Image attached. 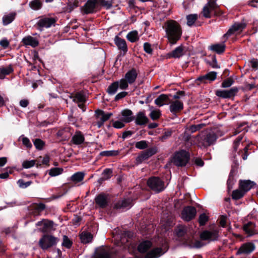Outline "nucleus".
Segmentation results:
<instances>
[{
	"label": "nucleus",
	"mask_w": 258,
	"mask_h": 258,
	"mask_svg": "<svg viewBox=\"0 0 258 258\" xmlns=\"http://www.w3.org/2000/svg\"><path fill=\"white\" fill-rule=\"evenodd\" d=\"M165 30L169 42L172 45L176 44L182 34L180 25L174 21H169L166 22Z\"/></svg>",
	"instance_id": "f257e3e1"
},
{
	"label": "nucleus",
	"mask_w": 258,
	"mask_h": 258,
	"mask_svg": "<svg viewBox=\"0 0 258 258\" xmlns=\"http://www.w3.org/2000/svg\"><path fill=\"white\" fill-rule=\"evenodd\" d=\"M147 184L155 192H160L165 188L164 181L158 177L153 176L149 178L147 181Z\"/></svg>",
	"instance_id": "f03ea898"
},
{
	"label": "nucleus",
	"mask_w": 258,
	"mask_h": 258,
	"mask_svg": "<svg viewBox=\"0 0 258 258\" xmlns=\"http://www.w3.org/2000/svg\"><path fill=\"white\" fill-rule=\"evenodd\" d=\"M189 158L188 153L185 151L181 150L175 154L172 162L177 166H183L188 162Z\"/></svg>",
	"instance_id": "7ed1b4c3"
},
{
	"label": "nucleus",
	"mask_w": 258,
	"mask_h": 258,
	"mask_svg": "<svg viewBox=\"0 0 258 258\" xmlns=\"http://www.w3.org/2000/svg\"><path fill=\"white\" fill-rule=\"evenodd\" d=\"M59 239L52 235H45L39 241V246L43 250L55 245Z\"/></svg>",
	"instance_id": "20e7f679"
},
{
	"label": "nucleus",
	"mask_w": 258,
	"mask_h": 258,
	"mask_svg": "<svg viewBox=\"0 0 258 258\" xmlns=\"http://www.w3.org/2000/svg\"><path fill=\"white\" fill-rule=\"evenodd\" d=\"M217 137L214 132H210L201 136L199 141V146L201 147H207L214 144Z\"/></svg>",
	"instance_id": "39448f33"
},
{
	"label": "nucleus",
	"mask_w": 258,
	"mask_h": 258,
	"mask_svg": "<svg viewBox=\"0 0 258 258\" xmlns=\"http://www.w3.org/2000/svg\"><path fill=\"white\" fill-rule=\"evenodd\" d=\"M157 152L156 147H153L147 149L140 154L136 159V163L139 164L142 163L144 161L147 160L152 155L155 154Z\"/></svg>",
	"instance_id": "423d86ee"
},
{
	"label": "nucleus",
	"mask_w": 258,
	"mask_h": 258,
	"mask_svg": "<svg viewBox=\"0 0 258 258\" xmlns=\"http://www.w3.org/2000/svg\"><path fill=\"white\" fill-rule=\"evenodd\" d=\"M112 114L111 113H105L103 111L100 109L96 110L95 111V117L97 120L96 125L98 127H101L104 122L109 119Z\"/></svg>",
	"instance_id": "0eeeda50"
},
{
	"label": "nucleus",
	"mask_w": 258,
	"mask_h": 258,
	"mask_svg": "<svg viewBox=\"0 0 258 258\" xmlns=\"http://www.w3.org/2000/svg\"><path fill=\"white\" fill-rule=\"evenodd\" d=\"M197 213L196 209L192 206L185 207L181 212L182 219L186 221H189L195 218Z\"/></svg>",
	"instance_id": "6e6552de"
},
{
	"label": "nucleus",
	"mask_w": 258,
	"mask_h": 258,
	"mask_svg": "<svg viewBox=\"0 0 258 258\" xmlns=\"http://www.w3.org/2000/svg\"><path fill=\"white\" fill-rule=\"evenodd\" d=\"M36 225L37 226L41 227L40 230L43 232H49L55 230L53 222L46 219L38 222Z\"/></svg>",
	"instance_id": "1a4fd4ad"
},
{
	"label": "nucleus",
	"mask_w": 258,
	"mask_h": 258,
	"mask_svg": "<svg viewBox=\"0 0 258 258\" xmlns=\"http://www.w3.org/2000/svg\"><path fill=\"white\" fill-rule=\"evenodd\" d=\"M245 24L243 23H234L231 28L229 29L226 34L224 35V37L226 39L236 32H240L245 27Z\"/></svg>",
	"instance_id": "9d476101"
},
{
	"label": "nucleus",
	"mask_w": 258,
	"mask_h": 258,
	"mask_svg": "<svg viewBox=\"0 0 258 258\" xmlns=\"http://www.w3.org/2000/svg\"><path fill=\"white\" fill-rule=\"evenodd\" d=\"M255 249V245L251 242H246L241 245L236 252V254H248Z\"/></svg>",
	"instance_id": "9b49d317"
},
{
	"label": "nucleus",
	"mask_w": 258,
	"mask_h": 258,
	"mask_svg": "<svg viewBox=\"0 0 258 258\" xmlns=\"http://www.w3.org/2000/svg\"><path fill=\"white\" fill-rule=\"evenodd\" d=\"M218 231L216 230H205L201 233L200 237L202 240H215L217 239Z\"/></svg>",
	"instance_id": "f8f14e48"
},
{
	"label": "nucleus",
	"mask_w": 258,
	"mask_h": 258,
	"mask_svg": "<svg viewBox=\"0 0 258 258\" xmlns=\"http://www.w3.org/2000/svg\"><path fill=\"white\" fill-rule=\"evenodd\" d=\"M98 4V0H88L82 9L83 13L86 14L93 13Z\"/></svg>",
	"instance_id": "ddd939ff"
},
{
	"label": "nucleus",
	"mask_w": 258,
	"mask_h": 258,
	"mask_svg": "<svg viewBox=\"0 0 258 258\" xmlns=\"http://www.w3.org/2000/svg\"><path fill=\"white\" fill-rule=\"evenodd\" d=\"M95 201L96 205L100 208H105L108 205V197L105 194H100L95 198Z\"/></svg>",
	"instance_id": "4468645a"
},
{
	"label": "nucleus",
	"mask_w": 258,
	"mask_h": 258,
	"mask_svg": "<svg viewBox=\"0 0 258 258\" xmlns=\"http://www.w3.org/2000/svg\"><path fill=\"white\" fill-rule=\"evenodd\" d=\"M216 8V4L214 2L210 1L203 8V15L207 18H210L211 17V13L214 11Z\"/></svg>",
	"instance_id": "2eb2a0df"
},
{
	"label": "nucleus",
	"mask_w": 258,
	"mask_h": 258,
	"mask_svg": "<svg viewBox=\"0 0 258 258\" xmlns=\"http://www.w3.org/2000/svg\"><path fill=\"white\" fill-rule=\"evenodd\" d=\"M56 21L53 18L45 17L40 19L37 22L38 26L40 28H48L53 25Z\"/></svg>",
	"instance_id": "dca6fc26"
},
{
	"label": "nucleus",
	"mask_w": 258,
	"mask_h": 258,
	"mask_svg": "<svg viewBox=\"0 0 258 258\" xmlns=\"http://www.w3.org/2000/svg\"><path fill=\"white\" fill-rule=\"evenodd\" d=\"M183 107V103L179 100L171 102L169 106L170 111L174 114L181 111Z\"/></svg>",
	"instance_id": "f3484780"
},
{
	"label": "nucleus",
	"mask_w": 258,
	"mask_h": 258,
	"mask_svg": "<svg viewBox=\"0 0 258 258\" xmlns=\"http://www.w3.org/2000/svg\"><path fill=\"white\" fill-rule=\"evenodd\" d=\"M238 90L239 89L237 87H234L228 91H217L216 95L219 97H232L237 95Z\"/></svg>",
	"instance_id": "a211bd4d"
},
{
	"label": "nucleus",
	"mask_w": 258,
	"mask_h": 258,
	"mask_svg": "<svg viewBox=\"0 0 258 258\" xmlns=\"http://www.w3.org/2000/svg\"><path fill=\"white\" fill-rule=\"evenodd\" d=\"M148 118L143 112H138L135 117V123L137 125H143L148 122Z\"/></svg>",
	"instance_id": "6ab92c4d"
},
{
	"label": "nucleus",
	"mask_w": 258,
	"mask_h": 258,
	"mask_svg": "<svg viewBox=\"0 0 258 258\" xmlns=\"http://www.w3.org/2000/svg\"><path fill=\"white\" fill-rule=\"evenodd\" d=\"M22 41L24 45H29L33 47H35L39 44L38 40L37 39L29 35L24 37Z\"/></svg>",
	"instance_id": "aec40b11"
},
{
	"label": "nucleus",
	"mask_w": 258,
	"mask_h": 258,
	"mask_svg": "<svg viewBox=\"0 0 258 258\" xmlns=\"http://www.w3.org/2000/svg\"><path fill=\"white\" fill-rule=\"evenodd\" d=\"M114 43L117 46L118 48L125 53L127 51V47L125 40L116 36L114 38Z\"/></svg>",
	"instance_id": "412c9836"
},
{
	"label": "nucleus",
	"mask_w": 258,
	"mask_h": 258,
	"mask_svg": "<svg viewBox=\"0 0 258 258\" xmlns=\"http://www.w3.org/2000/svg\"><path fill=\"white\" fill-rule=\"evenodd\" d=\"M84 141V137L80 131L76 132L72 139V142L73 143L76 145H79L83 143Z\"/></svg>",
	"instance_id": "4be33fe9"
},
{
	"label": "nucleus",
	"mask_w": 258,
	"mask_h": 258,
	"mask_svg": "<svg viewBox=\"0 0 258 258\" xmlns=\"http://www.w3.org/2000/svg\"><path fill=\"white\" fill-rule=\"evenodd\" d=\"M254 185V183L250 180H240L239 182L240 188L244 192L250 190Z\"/></svg>",
	"instance_id": "5701e85b"
},
{
	"label": "nucleus",
	"mask_w": 258,
	"mask_h": 258,
	"mask_svg": "<svg viewBox=\"0 0 258 258\" xmlns=\"http://www.w3.org/2000/svg\"><path fill=\"white\" fill-rule=\"evenodd\" d=\"M183 55V48L182 45L177 47L172 51L168 54V57L179 58Z\"/></svg>",
	"instance_id": "b1692460"
},
{
	"label": "nucleus",
	"mask_w": 258,
	"mask_h": 258,
	"mask_svg": "<svg viewBox=\"0 0 258 258\" xmlns=\"http://www.w3.org/2000/svg\"><path fill=\"white\" fill-rule=\"evenodd\" d=\"M255 224L249 222L243 225V229L248 236H251L255 233L254 231Z\"/></svg>",
	"instance_id": "393cba45"
},
{
	"label": "nucleus",
	"mask_w": 258,
	"mask_h": 258,
	"mask_svg": "<svg viewBox=\"0 0 258 258\" xmlns=\"http://www.w3.org/2000/svg\"><path fill=\"white\" fill-rule=\"evenodd\" d=\"M122 118L121 120L124 122H130L132 121L134 117L133 116V113L131 110L128 109H125L121 112Z\"/></svg>",
	"instance_id": "a878e982"
},
{
	"label": "nucleus",
	"mask_w": 258,
	"mask_h": 258,
	"mask_svg": "<svg viewBox=\"0 0 258 258\" xmlns=\"http://www.w3.org/2000/svg\"><path fill=\"white\" fill-rule=\"evenodd\" d=\"M137 77V73L136 71L132 69L125 74L124 79L129 84H132L135 81Z\"/></svg>",
	"instance_id": "bb28decb"
},
{
	"label": "nucleus",
	"mask_w": 258,
	"mask_h": 258,
	"mask_svg": "<svg viewBox=\"0 0 258 258\" xmlns=\"http://www.w3.org/2000/svg\"><path fill=\"white\" fill-rule=\"evenodd\" d=\"M131 202L130 199L124 200L117 202L114 206L116 209H121L124 208H130L131 207Z\"/></svg>",
	"instance_id": "cd10ccee"
},
{
	"label": "nucleus",
	"mask_w": 258,
	"mask_h": 258,
	"mask_svg": "<svg viewBox=\"0 0 258 258\" xmlns=\"http://www.w3.org/2000/svg\"><path fill=\"white\" fill-rule=\"evenodd\" d=\"M163 253L161 248H156L147 253L146 258H158Z\"/></svg>",
	"instance_id": "c85d7f7f"
},
{
	"label": "nucleus",
	"mask_w": 258,
	"mask_h": 258,
	"mask_svg": "<svg viewBox=\"0 0 258 258\" xmlns=\"http://www.w3.org/2000/svg\"><path fill=\"white\" fill-rule=\"evenodd\" d=\"M211 50L214 51L218 54L223 53L225 49V45L223 43L215 44L209 46Z\"/></svg>",
	"instance_id": "c756f323"
},
{
	"label": "nucleus",
	"mask_w": 258,
	"mask_h": 258,
	"mask_svg": "<svg viewBox=\"0 0 258 258\" xmlns=\"http://www.w3.org/2000/svg\"><path fill=\"white\" fill-rule=\"evenodd\" d=\"M13 69L11 66L0 68V79H4L6 75L13 72Z\"/></svg>",
	"instance_id": "7c9ffc66"
},
{
	"label": "nucleus",
	"mask_w": 258,
	"mask_h": 258,
	"mask_svg": "<svg viewBox=\"0 0 258 258\" xmlns=\"http://www.w3.org/2000/svg\"><path fill=\"white\" fill-rule=\"evenodd\" d=\"M15 16V13H10L4 15L3 17V25L6 26L11 23L14 20Z\"/></svg>",
	"instance_id": "2f4dec72"
},
{
	"label": "nucleus",
	"mask_w": 258,
	"mask_h": 258,
	"mask_svg": "<svg viewBox=\"0 0 258 258\" xmlns=\"http://www.w3.org/2000/svg\"><path fill=\"white\" fill-rule=\"evenodd\" d=\"M85 174L82 172H77L71 177V180L75 183L82 181L84 179Z\"/></svg>",
	"instance_id": "473e14b6"
},
{
	"label": "nucleus",
	"mask_w": 258,
	"mask_h": 258,
	"mask_svg": "<svg viewBox=\"0 0 258 258\" xmlns=\"http://www.w3.org/2000/svg\"><path fill=\"white\" fill-rule=\"evenodd\" d=\"M93 236L89 232H83L80 234V239L81 242L84 243H87L91 242L92 240Z\"/></svg>",
	"instance_id": "72a5a7b5"
},
{
	"label": "nucleus",
	"mask_w": 258,
	"mask_h": 258,
	"mask_svg": "<svg viewBox=\"0 0 258 258\" xmlns=\"http://www.w3.org/2000/svg\"><path fill=\"white\" fill-rule=\"evenodd\" d=\"M152 243L150 241H145L141 243L138 246V250L141 252H146L151 246Z\"/></svg>",
	"instance_id": "f704fd0d"
},
{
	"label": "nucleus",
	"mask_w": 258,
	"mask_h": 258,
	"mask_svg": "<svg viewBox=\"0 0 258 258\" xmlns=\"http://www.w3.org/2000/svg\"><path fill=\"white\" fill-rule=\"evenodd\" d=\"M126 38L131 42H135L139 39L138 32L136 30L132 31L129 32Z\"/></svg>",
	"instance_id": "c9c22d12"
},
{
	"label": "nucleus",
	"mask_w": 258,
	"mask_h": 258,
	"mask_svg": "<svg viewBox=\"0 0 258 258\" xmlns=\"http://www.w3.org/2000/svg\"><path fill=\"white\" fill-rule=\"evenodd\" d=\"M119 87L118 81H116L112 83L108 88L107 92L110 95H114L117 91Z\"/></svg>",
	"instance_id": "e433bc0d"
},
{
	"label": "nucleus",
	"mask_w": 258,
	"mask_h": 258,
	"mask_svg": "<svg viewBox=\"0 0 258 258\" xmlns=\"http://www.w3.org/2000/svg\"><path fill=\"white\" fill-rule=\"evenodd\" d=\"M73 101L76 103L78 106L81 108L83 111H85L86 110L85 105L84 103L86 102V98H72Z\"/></svg>",
	"instance_id": "4c0bfd02"
},
{
	"label": "nucleus",
	"mask_w": 258,
	"mask_h": 258,
	"mask_svg": "<svg viewBox=\"0 0 258 258\" xmlns=\"http://www.w3.org/2000/svg\"><path fill=\"white\" fill-rule=\"evenodd\" d=\"M94 258H110L108 250L101 249L95 255Z\"/></svg>",
	"instance_id": "58836bf2"
},
{
	"label": "nucleus",
	"mask_w": 258,
	"mask_h": 258,
	"mask_svg": "<svg viewBox=\"0 0 258 258\" xmlns=\"http://www.w3.org/2000/svg\"><path fill=\"white\" fill-rule=\"evenodd\" d=\"M198 18V16L197 14H190L187 15L186 16L187 25L189 26H192Z\"/></svg>",
	"instance_id": "ea45409f"
},
{
	"label": "nucleus",
	"mask_w": 258,
	"mask_h": 258,
	"mask_svg": "<svg viewBox=\"0 0 258 258\" xmlns=\"http://www.w3.org/2000/svg\"><path fill=\"white\" fill-rule=\"evenodd\" d=\"M63 172V169L61 168H52L49 171L50 176H56L61 174Z\"/></svg>",
	"instance_id": "a19ab883"
},
{
	"label": "nucleus",
	"mask_w": 258,
	"mask_h": 258,
	"mask_svg": "<svg viewBox=\"0 0 258 258\" xmlns=\"http://www.w3.org/2000/svg\"><path fill=\"white\" fill-rule=\"evenodd\" d=\"M30 7L34 10H37L41 8L42 4L40 0H33L29 4Z\"/></svg>",
	"instance_id": "79ce46f5"
},
{
	"label": "nucleus",
	"mask_w": 258,
	"mask_h": 258,
	"mask_svg": "<svg viewBox=\"0 0 258 258\" xmlns=\"http://www.w3.org/2000/svg\"><path fill=\"white\" fill-rule=\"evenodd\" d=\"M244 194L245 192L241 190V189H237L233 191L232 197L233 199L238 200L242 198L244 196Z\"/></svg>",
	"instance_id": "37998d69"
},
{
	"label": "nucleus",
	"mask_w": 258,
	"mask_h": 258,
	"mask_svg": "<svg viewBox=\"0 0 258 258\" xmlns=\"http://www.w3.org/2000/svg\"><path fill=\"white\" fill-rule=\"evenodd\" d=\"M187 231V228L183 225H180L177 227L176 234L179 237L183 236Z\"/></svg>",
	"instance_id": "c03bdc74"
},
{
	"label": "nucleus",
	"mask_w": 258,
	"mask_h": 258,
	"mask_svg": "<svg viewBox=\"0 0 258 258\" xmlns=\"http://www.w3.org/2000/svg\"><path fill=\"white\" fill-rule=\"evenodd\" d=\"M118 150L105 151L100 153V155L103 156H113L118 155Z\"/></svg>",
	"instance_id": "a18cd8bd"
},
{
	"label": "nucleus",
	"mask_w": 258,
	"mask_h": 258,
	"mask_svg": "<svg viewBox=\"0 0 258 258\" xmlns=\"http://www.w3.org/2000/svg\"><path fill=\"white\" fill-rule=\"evenodd\" d=\"M168 98H157L155 100V104L159 106H162L164 104H168Z\"/></svg>",
	"instance_id": "49530a36"
},
{
	"label": "nucleus",
	"mask_w": 258,
	"mask_h": 258,
	"mask_svg": "<svg viewBox=\"0 0 258 258\" xmlns=\"http://www.w3.org/2000/svg\"><path fill=\"white\" fill-rule=\"evenodd\" d=\"M34 145L37 149L41 150L43 149L45 143L41 139H36L34 141Z\"/></svg>",
	"instance_id": "de8ad7c7"
},
{
	"label": "nucleus",
	"mask_w": 258,
	"mask_h": 258,
	"mask_svg": "<svg viewBox=\"0 0 258 258\" xmlns=\"http://www.w3.org/2000/svg\"><path fill=\"white\" fill-rule=\"evenodd\" d=\"M112 171L111 169L107 168L105 169L102 175V180H107L109 179L112 176Z\"/></svg>",
	"instance_id": "09e8293b"
},
{
	"label": "nucleus",
	"mask_w": 258,
	"mask_h": 258,
	"mask_svg": "<svg viewBox=\"0 0 258 258\" xmlns=\"http://www.w3.org/2000/svg\"><path fill=\"white\" fill-rule=\"evenodd\" d=\"M135 147L139 149H145L148 147L147 142L144 140L138 142L136 143Z\"/></svg>",
	"instance_id": "8fccbe9b"
},
{
	"label": "nucleus",
	"mask_w": 258,
	"mask_h": 258,
	"mask_svg": "<svg viewBox=\"0 0 258 258\" xmlns=\"http://www.w3.org/2000/svg\"><path fill=\"white\" fill-rule=\"evenodd\" d=\"M98 1L99 4H101L106 9H109L112 6V3L111 1L105 0H98Z\"/></svg>",
	"instance_id": "3c124183"
},
{
	"label": "nucleus",
	"mask_w": 258,
	"mask_h": 258,
	"mask_svg": "<svg viewBox=\"0 0 258 258\" xmlns=\"http://www.w3.org/2000/svg\"><path fill=\"white\" fill-rule=\"evenodd\" d=\"M72 242L68 237V236L64 235L63 236V242L62 245L66 247L67 248H70L72 246Z\"/></svg>",
	"instance_id": "603ef678"
},
{
	"label": "nucleus",
	"mask_w": 258,
	"mask_h": 258,
	"mask_svg": "<svg viewBox=\"0 0 258 258\" xmlns=\"http://www.w3.org/2000/svg\"><path fill=\"white\" fill-rule=\"evenodd\" d=\"M161 114V113L159 110H155L151 112L150 116L153 120H156L160 117Z\"/></svg>",
	"instance_id": "864d4df0"
},
{
	"label": "nucleus",
	"mask_w": 258,
	"mask_h": 258,
	"mask_svg": "<svg viewBox=\"0 0 258 258\" xmlns=\"http://www.w3.org/2000/svg\"><path fill=\"white\" fill-rule=\"evenodd\" d=\"M208 219L209 217L206 215V214L203 213L201 214L199 218V222L200 225H204L208 221Z\"/></svg>",
	"instance_id": "5fc2aeb1"
},
{
	"label": "nucleus",
	"mask_w": 258,
	"mask_h": 258,
	"mask_svg": "<svg viewBox=\"0 0 258 258\" xmlns=\"http://www.w3.org/2000/svg\"><path fill=\"white\" fill-rule=\"evenodd\" d=\"M20 139H21L23 144L27 148H31L32 147V145L28 138L22 136L20 137Z\"/></svg>",
	"instance_id": "6e6d98bb"
},
{
	"label": "nucleus",
	"mask_w": 258,
	"mask_h": 258,
	"mask_svg": "<svg viewBox=\"0 0 258 258\" xmlns=\"http://www.w3.org/2000/svg\"><path fill=\"white\" fill-rule=\"evenodd\" d=\"M17 183L20 187L25 188L30 185L32 183V181L24 182L23 179H19Z\"/></svg>",
	"instance_id": "4d7b16f0"
},
{
	"label": "nucleus",
	"mask_w": 258,
	"mask_h": 258,
	"mask_svg": "<svg viewBox=\"0 0 258 258\" xmlns=\"http://www.w3.org/2000/svg\"><path fill=\"white\" fill-rule=\"evenodd\" d=\"M35 161L34 160L31 161H25L22 163V166L25 168H29L34 166Z\"/></svg>",
	"instance_id": "13d9d810"
},
{
	"label": "nucleus",
	"mask_w": 258,
	"mask_h": 258,
	"mask_svg": "<svg viewBox=\"0 0 258 258\" xmlns=\"http://www.w3.org/2000/svg\"><path fill=\"white\" fill-rule=\"evenodd\" d=\"M207 80L213 81L216 79L217 73L216 72H210L206 75Z\"/></svg>",
	"instance_id": "bf43d9fd"
},
{
	"label": "nucleus",
	"mask_w": 258,
	"mask_h": 258,
	"mask_svg": "<svg viewBox=\"0 0 258 258\" xmlns=\"http://www.w3.org/2000/svg\"><path fill=\"white\" fill-rule=\"evenodd\" d=\"M119 82V87L121 89H125L128 87V84H129L126 80L124 79H121Z\"/></svg>",
	"instance_id": "052dcab7"
},
{
	"label": "nucleus",
	"mask_w": 258,
	"mask_h": 258,
	"mask_svg": "<svg viewBox=\"0 0 258 258\" xmlns=\"http://www.w3.org/2000/svg\"><path fill=\"white\" fill-rule=\"evenodd\" d=\"M144 50L146 52L149 54H151L153 51L151 44L148 42H146L144 44Z\"/></svg>",
	"instance_id": "680f3d73"
},
{
	"label": "nucleus",
	"mask_w": 258,
	"mask_h": 258,
	"mask_svg": "<svg viewBox=\"0 0 258 258\" xmlns=\"http://www.w3.org/2000/svg\"><path fill=\"white\" fill-rule=\"evenodd\" d=\"M233 83V81L231 79L228 78L222 83V86L224 88H227L231 86Z\"/></svg>",
	"instance_id": "e2e57ef3"
},
{
	"label": "nucleus",
	"mask_w": 258,
	"mask_h": 258,
	"mask_svg": "<svg viewBox=\"0 0 258 258\" xmlns=\"http://www.w3.org/2000/svg\"><path fill=\"white\" fill-rule=\"evenodd\" d=\"M249 66L254 70L258 69V61L256 59H252L249 61Z\"/></svg>",
	"instance_id": "0e129e2a"
},
{
	"label": "nucleus",
	"mask_w": 258,
	"mask_h": 258,
	"mask_svg": "<svg viewBox=\"0 0 258 258\" xmlns=\"http://www.w3.org/2000/svg\"><path fill=\"white\" fill-rule=\"evenodd\" d=\"M242 139V137L241 136H239L237 137L236 140L234 141V145H233V148H234V150L236 151L237 150Z\"/></svg>",
	"instance_id": "69168bd1"
},
{
	"label": "nucleus",
	"mask_w": 258,
	"mask_h": 258,
	"mask_svg": "<svg viewBox=\"0 0 258 258\" xmlns=\"http://www.w3.org/2000/svg\"><path fill=\"white\" fill-rule=\"evenodd\" d=\"M10 43L7 38H3L0 41V45L4 48H7L9 46Z\"/></svg>",
	"instance_id": "338daca9"
},
{
	"label": "nucleus",
	"mask_w": 258,
	"mask_h": 258,
	"mask_svg": "<svg viewBox=\"0 0 258 258\" xmlns=\"http://www.w3.org/2000/svg\"><path fill=\"white\" fill-rule=\"evenodd\" d=\"M113 126L116 128H121L124 126V124L122 121L117 120L113 122Z\"/></svg>",
	"instance_id": "774afa93"
}]
</instances>
